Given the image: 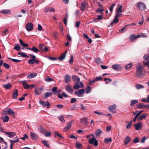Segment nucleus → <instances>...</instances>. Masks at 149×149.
<instances>
[{
	"label": "nucleus",
	"instance_id": "nucleus-1",
	"mask_svg": "<svg viewBox=\"0 0 149 149\" xmlns=\"http://www.w3.org/2000/svg\"><path fill=\"white\" fill-rule=\"evenodd\" d=\"M143 67L142 65L136 67V72L135 76L138 78H141L144 77L145 74V72L143 70Z\"/></svg>",
	"mask_w": 149,
	"mask_h": 149
},
{
	"label": "nucleus",
	"instance_id": "nucleus-2",
	"mask_svg": "<svg viewBox=\"0 0 149 149\" xmlns=\"http://www.w3.org/2000/svg\"><path fill=\"white\" fill-rule=\"evenodd\" d=\"M136 6L138 10L141 11L145 10L146 8V5L141 2H138L137 3Z\"/></svg>",
	"mask_w": 149,
	"mask_h": 149
},
{
	"label": "nucleus",
	"instance_id": "nucleus-3",
	"mask_svg": "<svg viewBox=\"0 0 149 149\" xmlns=\"http://www.w3.org/2000/svg\"><path fill=\"white\" fill-rule=\"evenodd\" d=\"M93 137L91 139H90L88 141L89 143L92 144L95 146H97L98 144V142L96 139L94 134H92Z\"/></svg>",
	"mask_w": 149,
	"mask_h": 149
},
{
	"label": "nucleus",
	"instance_id": "nucleus-4",
	"mask_svg": "<svg viewBox=\"0 0 149 149\" xmlns=\"http://www.w3.org/2000/svg\"><path fill=\"white\" fill-rule=\"evenodd\" d=\"M85 93V91L84 89H79L78 91H75L74 92V94L78 97H82V96L81 95Z\"/></svg>",
	"mask_w": 149,
	"mask_h": 149
},
{
	"label": "nucleus",
	"instance_id": "nucleus-5",
	"mask_svg": "<svg viewBox=\"0 0 149 149\" xmlns=\"http://www.w3.org/2000/svg\"><path fill=\"white\" fill-rule=\"evenodd\" d=\"M33 24L32 23L29 22L26 24L25 28L27 31H30L33 29Z\"/></svg>",
	"mask_w": 149,
	"mask_h": 149
},
{
	"label": "nucleus",
	"instance_id": "nucleus-6",
	"mask_svg": "<svg viewBox=\"0 0 149 149\" xmlns=\"http://www.w3.org/2000/svg\"><path fill=\"white\" fill-rule=\"evenodd\" d=\"M116 106L115 104L109 106L108 108V110L111 112L113 113L116 112L115 109H116Z\"/></svg>",
	"mask_w": 149,
	"mask_h": 149
},
{
	"label": "nucleus",
	"instance_id": "nucleus-7",
	"mask_svg": "<svg viewBox=\"0 0 149 149\" xmlns=\"http://www.w3.org/2000/svg\"><path fill=\"white\" fill-rule=\"evenodd\" d=\"M65 89L67 92L71 94H72L73 91V89L70 84L66 85L65 87Z\"/></svg>",
	"mask_w": 149,
	"mask_h": 149
},
{
	"label": "nucleus",
	"instance_id": "nucleus-8",
	"mask_svg": "<svg viewBox=\"0 0 149 149\" xmlns=\"http://www.w3.org/2000/svg\"><path fill=\"white\" fill-rule=\"evenodd\" d=\"M111 68L113 70L118 71H120L122 70L121 67L119 65L116 64L112 65Z\"/></svg>",
	"mask_w": 149,
	"mask_h": 149
},
{
	"label": "nucleus",
	"instance_id": "nucleus-9",
	"mask_svg": "<svg viewBox=\"0 0 149 149\" xmlns=\"http://www.w3.org/2000/svg\"><path fill=\"white\" fill-rule=\"evenodd\" d=\"M30 136L31 138L34 141H36L38 138V136L36 134L31 132L30 133Z\"/></svg>",
	"mask_w": 149,
	"mask_h": 149
},
{
	"label": "nucleus",
	"instance_id": "nucleus-10",
	"mask_svg": "<svg viewBox=\"0 0 149 149\" xmlns=\"http://www.w3.org/2000/svg\"><path fill=\"white\" fill-rule=\"evenodd\" d=\"M141 36V35H140L136 36L134 34H132L130 36V39L131 41L133 42L134 40L136 39L137 38L140 37Z\"/></svg>",
	"mask_w": 149,
	"mask_h": 149
},
{
	"label": "nucleus",
	"instance_id": "nucleus-11",
	"mask_svg": "<svg viewBox=\"0 0 149 149\" xmlns=\"http://www.w3.org/2000/svg\"><path fill=\"white\" fill-rule=\"evenodd\" d=\"M72 79L74 83H78L80 81L79 78L75 75L72 76Z\"/></svg>",
	"mask_w": 149,
	"mask_h": 149
},
{
	"label": "nucleus",
	"instance_id": "nucleus-12",
	"mask_svg": "<svg viewBox=\"0 0 149 149\" xmlns=\"http://www.w3.org/2000/svg\"><path fill=\"white\" fill-rule=\"evenodd\" d=\"M142 123L140 122L136 124H134V125L135 127V129L136 130H140L142 127Z\"/></svg>",
	"mask_w": 149,
	"mask_h": 149
},
{
	"label": "nucleus",
	"instance_id": "nucleus-13",
	"mask_svg": "<svg viewBox=\"0 0 149 149\" xmlns=\"http://www.w3.org/2000/svg\"><path fill=\"white\" fill-rule=\"evenodd\" d=\"M72 122L71 121L68 122L66 127H65L64 128L63 130L64 131L66 132L68 131L70 129L71 127V125L72 124Z\"/></svg>",
	"mask_w": 149,
	"mask_h": 149
},
{
	"label": "nucleus",
	"instance_id": "nucleus-14",
	"mask_svg": "<svg viewBox=\"0 0 149 149\" xmlns=\"http://www.w3.org/2000/svg\"><path fill=\"white\" fill-rule=\"evenodd\" d=\"M64 77L65 78L64 81L65 83H67L68 82H70L71 81V77L68 74H67Z\"/></svg>",
	"mask_w": 149,
	"mask_h": 149
},
{
	"label": "nucleus",
	"instance_id": "nucleus-15",
	"mask_svg": "<svg viewBox=\"0 0 149 149\" xmlns=\"http://www.w3.org/2000/svg\"><path fill=\"white\" fill-rule=\"evenodd\" d=\"M26 49L30 50L36 53H37L39 51L37 48L35 47H33L31 48L30 47H27L26 48Z\"/></svg>",
	"mask_w": 149,
	"mask_h": 149
},
{
	"label": "nucleus",
	"instance_id": "nucleus-16",
	"mask_svg": "<svg viewBox=\"0 0 149 149\" xmlns=\"http://www.w3.org/2000/svg\"><path fill=\"white\" fill-rule=\"evenodd\" d=\"M131 140V138L129 136H127L124 141V143L125 145H126L130 142Z\"/></svg>",
	"mask_w": 149,
	"mask_h": 149
},
{
	"label": "nucleus",
	"instance_id": "nucleus-17",
	"mask_svg": "<svg viewBox=\"0 0 149 149\" xmlns=\"http://www.w3.org/2000/svg\"><path fill=\"white\" fill-rule=\"evenodd\" d=\"M49 11L50 12H54L55 11V9L53 8L52 7H48L45 8L44 9V12H45L47 13Z\"/></svg>",
	"mask_w": 149,
	"mask_h": 149
},
{
	"label": "nucleus",
	"instance_id": "nucleus-18",
	"mask_svg": "<svg viewBox=\"0 0 149 149\" xmlns=\"http://www.w3.org/2000/svg\"><path fill=\"white\" fill-rule=\"evenodd\" d=\"M148 114L146 113H143L141 115L140 117H139L137 118V120L138 121L141 120L143 119H146V116H147Z\"/></svg>",
	"mask_w": 149,
	"mask_h": 149
},
{
	"label": "nucleus",
	"instance_id": "nucleus-19",
	"mask_svg": "<svg viewBox=\"0 0 149 149\" xmlns=\"http://www.w3.org/2000/svg\"><path fill=\"white\" fill-rule=\"evenodd\" d=\"M6 134L9 137H12L13 136H15L16 135L15 132H5Z\"/></svg>",
	"mask_w": 149,
	"mask_h": 149
},
{
	"label": "nucleus",
	"instance_id": "nucleus-20",
	"mask_svg": "<svg viewBox=\"0 0 149 149\" xmlns=\"http://www.w3.org/2000/svg\"><path fill=\"white\" fill-rule=\"evenodd\" d=\"M22 84L23 86L25 89H31L30 88H29V85H28L25 81H22Z\"/></svg>",
	"mask_w": 149,
	"mask_h": 149
},
{
	"label": "nucleus",
	"instance_id": "nucleus-21",
	"mask_svg": "<svg viewBox=\"0 0 149 149\" xmlns=\"http://www.w3.org/2000/svg\"><path fill=\"white\" fill-rule=\"evenodd\" d=\"M0 12L4 14H9L11 13L10 10L8 9H3L1 10Z\"/></svg>",
	"mask_w": 149,
	"mask_h": 149
},
{
	"label": "nucleus",
	"instance_id": "nucleus-22",
	"mask_svg": "<svg viewBox=\"0 0 149 149\" xmlns=\"http://www.w3.org/2000/svg\"><path fill=\"white\" fill-rule=\"evenodd\" d=\"M37 76V74L36 73H32L27 76V78L28 79H31L36 77Z\"/></svg>",
	"mask_w": 149,
	"mask_h": 149
},
{
	"label": "nucleus",
	"instance_id": "nucleus-23",
	"mask_svg": "<svg viewBox=\"0 0 149 149\" xmlns=\"http://www.w3.org/2000/svg\"><path fill=\"white\" fill-rule=\"evenodd\" d=\"M18 94V90L17 89H15L13 94V97L14 99H17Z\"/></svg>",
	"mask_w": 149,
	"mask_h": 149
},
{
	"label": "nucleus",
	"instance_id": "nucleus-24",
	"mask_svg": "<svg viewBox=\"0 0 149 149\" xmlns=\"http://www.w3.org/2000/svg\"><path fill=\"white\" fill-rule=\"evenodd\" d=\"M3 86L7 89H10L12 87V85L10 83H8L7 84H4Z\"/></svg>",
	"mask_w": 149,
	"mask_h": 149
},
{
	"label": "nucleus",
	"instance_id": "nucleus-25",
	"mask_svg": "<svg viewBox=\"0 0 149 149\" xmlns=\"http://www.w3.org/2000/svg\"><path fill=\"white\" fill-rule=\"evenodd\" d=\"M80 9L83 11L85 10L86 7V3L85 2H82L81 3V5L80 6Z\"/></svg>",
	"mask_w": 149,
	"mask_h": 149
},
{
	"label": "nucleus",
	"instance_id": "nucleus-26",
	"mask_svg": "<svg viewBox=\"0 0 149 149\" xmlns=\"http://www.w3.org/2000/svg\"><path fill=\"white\" fill-rule=\"evenodd\" d=\"M67 52V51H65L64 53H63L58 58L61 61L63 60L65 58Z\"/></svg>",
	"mask_w": 149,
	"mask_h": 149
},
{
	"label": "nucleus",
	"instance_id": "nucleus-27",
	"mask_svg": "<svg viewBox=\"0 0 149 149\" xmlns=\"http://www.w3.org/2000/svg\"><path fill=\"white\" fill-rule=\"evenodd\" d=\"M52 94L53 93L52 92H48L44 93L43 94V95L44 98H47L51 96Z\"/></svg>",
	"mask_w": 149,
	"mask_h": 149
},
{
	"label": "nucleus",
	"instance_id": "nucleus-28",
	"mask_svg": "<svg viewBox=\"0 0 149 149\" xmlns=\"http://www.w3.org/2000/svg\"><path fill=\"white\" fill-rule=\"evenodd\" d=\"M146 105H144L143 103H139L136 105V107L138 109H141L145 107V106Z\"/></svg>",
	"mask_w": 149,
	"mask_h": 149
},
{
	"label": "nucleus",
	"instance_id": "nucleus-29",
	"mask_svg": "<svg viewBox=\"0 0 149 149\" xmlns=\"http://www.w3.org/2000/svg\"><path fill=\"white\" fill-rule=\"evenodd\" d=\"M7 113H9L10 114H11L14 115H15V112L13 111V110H11L10 108L8 109L6 111H4V113L5 114Z\"/></svg>",
	"mask_w": 149,
	"mask_h": 149
},
{
	"label": "nucleus",
	"instance_id": "nucleus-30",
	"mask_svg": "<svg viewBox=\"0 0 149 149\" xmlns=\"http://www.w3.org/2000/svg\"><path fill=\"white\" fill-rule=\"evenodd\" d=\"M19 42L21 45L24 47H28L29 46L28 44L24 43L22 40L21 39L19 40Z\"/></svg>",
	"mask_w": 149,
	"mask_h": 149
},
{
	"label": "nucleus",
	"instance_id": "nucleus-31",
	"mask_svg": "<svg viewBox=\"0 0 149 149\" xmlns=\"http://www.w3.org/2000/svg\"><path fill=\"white\" fill-rule=\"evenodd\" d=\"M18 54L20 55L22 57H24L26 58L29 57V56H28L27 54L22 52H19L18 53Z\"/></svg>",
	"mask_w": 149,
	"mask_h": 149
},
{
	"label": "nucleus",
	"instance_id": "nucleus-32",
	"mask_svg": "<svg viewBox=\"0 0 149 149\" xmlns=\"http://www.w3.org/2000/svg\"><path fill=\"white\" fill-rule=\"evenodd\" d=\"M138 102V100H132L131 101L130 106H133L135 104Z\"/></svg>",
	"mask_w": 149,
	"mask_h": 149
},
{
	"label": "nucleus",
	"instance_id": "nucleus-33",
	"mask_svg": "<svg viewBox=\"0 0 149 149\" xmlns=\"http://www.w3.org/2000/svg\"><path fill=\"white\" fill-rule=\"evenodd\" d=\"M102 132L101 131L100 129H97L96 130L95 132V134L96 136H99L100 134Z\"/></svg>",
	"mask_w": 149,
	"mask_h": 149
},
{
	"label": "nucleus",
	"instance_id": "nucleus-34",
	"mask_svg": "<svg viewBox=\"0 0 149 149\" xmlns=\"http://www.w3.org/2000/svg\"><path fill=\"white\" fill-rule=\"evenodd\" d=\"M75 147L79 149L80 148H82V145L81 143L78 142L76 143Z\"/></svg>",
	"mask_w": 149,
	"mask_h": 149
},
{
	"label": "nucleus",
	"instance_id": "nucleus-35",
	"mask_svg": "<svg viewBox=\"0 0 149 149\" xmlns=\"http://www.w3.org/2000/svg\"><path fill=\"white\" fill-rule=\"evenodd\" d=\"M42 143L47 148H49L50 147L49 144L47 141L43 140L42 141Z\"/></svg>",
	"mask_w": 149,
	"mask_h": 149
},
{
	"label": "nucleus",
	"instance_id": "nucleus-36",
	"mask_svg": "<svg viewBox=\"0 0 149 149\" xmlns=\"http://www.w3.org/2000/svg\"><path fill=\"white\" fill-rule=\"evenodd\" d=\"M38 130L40 132H44L46 131V129H44L43 127L41 126H39Z\"/></svg>",
	"mask_w": 149,
	"mask_h": 149
},
{
	"label": "nucleus",
	"instance_id": "nucleus-37",
	"mask_svg": "<svg viewBox=\"0 0 149 149\" xmlns=\"http://www.w3.org/2000/svg\"><path fill=\"white\" fill-rule=\"evenodd\" d=\"M56 136L58 137V138H63V137L58 132H55V137H56Z\"/></svg>",
	"mask_w": 149,
	"mask_h": 149
},
{
	"label": "nucleus",
	"instance_id": "nucleus-38",
	"mask_svg": "<svg viewBox=\"0 0 149 149\" xmlns=\"http://www.w3.org/2000/svg\"><path fill=\"white\" fill-rule=\"evenodd\" d=\"M14 49L19 51L20 50V45L19 44H17L16 45L14 48Z\"/></svg>",
	"mask_w": 149,
	"mask_h": 149
},
{
	"label": "nucleus",
	"instance_id": "nucleus-39",
	"mask_svg": "<svg viewBox=\"0 0 149 149\" xmlns=\"http://www.w3.org/2000/svg\"><path fill=\"white\" fill-rule=\"evenodd\" d=\"M81 122L83 123H84L86 125H87L88 122V119L86 118H84L81 119Z\"/></svg>",
	"mask_w": 149,
	"mask_h": 149
},
{
	"label": "nucleus",
	"instance_id": "nucleus-40",
	"mask_svg": "<svg viewBox=\"0 0 149 149\" xmlns=\"http://www.w3.org/2000/svg\"><path fill=\"white\" fill-rule=\"evenodd\" d=\"M104 80L106 81V83L107 84L111 82L112 81V79H110L107 78H105L104 79Z\"/></svg>",
	"mask_w": 149,
	"mask_h": 149
},
{
	"label": "nucleus",
	"instance_id": "nucleus-41",
	"mask_svg": "<svg viewBox=\"0 0 149 149\" xmlns=\"http://www.w3.org/2000/svg\"><path fill=\"white\" fill-rule=\"evenodd\" d=\"M91 90V87L90 86H88L86 89V93L88 94L90 92Z\"/></svg>",
	"mask_w": 149,
	"mask_h": 149
},
{
	"label": "nucleus",
	"instance_id": "nucleus-42",
	"mask_svg": "<svg viewBox=\"0 0 149 149\" xmlns=\"http://www.w3.org/2000/svg\"><path fill=\"white\" fill-rule=\"evenodd\" d=\"M112 140L111 138H107L104 139V142L105 143H108L112 141Z\"/></svg>",
	"mask_w": 149,
	"mask_h": 149
},
{
	"label": "nucleus",
	"instance_id": "nucleus-43",
	"mask_svg": "<svg viewBox=\"0 0 149 149\" xmlns=\"http://www.w3.org/2000/svg\"><path fill=\"white\" fill-rule=\"evenodd\" d=\"M122 5H120L118 8L117 13H122Z\"/></svg>",
	"mask_w": 149,
	"mask_h": 149
},
{
	"label": "nucleus",
	"instance_id": "nucleus-44",
	"mask_svg": "<svg viewBox=\"0 0 149 149\" xmlns=\"http://www.w3.org/2000/svg\"><path fill=\"white\" fill-rule=\"evenodd\" d=\"M132 63H130L129 64L126 65L125 66V68L126 70H127L128 68H130L132 66Z\"/></svg>",
	"mask_w": 149,
	"mask_h": 149
},
{
	"label": "nucleus",
	"instance_id": "nucleus-45",
	"mask_svg": "<svg viewBox=\"0 0 149 149\" xmlns=\"http://www.w3.org/2000/svg\"><path fill=\"white\" fill-rule=\"evenodd\" d=\"M136 87L137 89H139L143 88H144V86L141 84H138L136 85Z\"/></svg>",
	"mask_w": 149,
	"mask_h": 149
},
{
	"label": "nucleus",
	"instance_id": "nucleus-46",
	"mask_svg": "<svg viewBox=\"0 0 149 149\" xmlns=\"http://www.w3.org/2000/svg\"><path fill=\"white\" fill-rule=\"evenodd\" d=\"M8 59H10L13 62H15V63L19 62L21 61V60H17V59H13V58H8Z\"/></svg>",
	"mask_w": 149,
	"mask_h": 149
},
{
	"label": "nucleus",
	"instance_id": "nucleus-47",
	"mask_svg": "<svg viewBox=\"0 0 149 149\" xmlns=\"http://www.w3.org/2000/svg\"><path fill=\"white\" fill-rule=\"evenodd\" d=\"M75 85L73 87L75 89H78L80 87V86L78 83H74Z\"/></svg>",
	"mask_w": 149,
	"mask_h": 149
},
{
	"label": "nucleus",
	"instance_id": "nucleus-48",
	"mask_svg": "<svg viewBox=\"0 0 149 149\" xmlns=\"http://www.w3.org/2000/svg\"><path fill=\"white\" fill-rule=\"evenodd\" d=\"M102 77L101 76L97 77L94 78L95 81H102Z\"/></svg>",
	"mask_w": 149,
	"mask_h": 149
},
{
	"label": "nucleus",
	"instance_id": "nucleus-49",
	"mask_svg": "<svg viewBox=\"0 0 149 149\" xmlns=\"http://www.w3.org/2000/svg\"><path fill=\"white\" fill-rule=\"evenodd\" d=\"M51 134V132H46L45 134V135L46 137H49Z\"/></svg>",
	"mask_w": 149,
	"mask_h": 149
},
{
	"label": "nucleus",
	"instance_id": "nucleus-50",
	"mask_svg": "<svg viewBox=\"0 0 149 149\" xmlns=\"http://www.w3.org/2000/svg\"><path fill=\"white\" fill-rule=\"evenodd\" d=\"M9 117L8 116H6L3 119V120L4 122H7L9 120Z\"/></svg>",
	"mask_w": 149,
	"mask_h": 149
},
{
	"label": "nucleus",
	"instance_id": "nucleus-51",
	"mask_svg": "<svg viewBox=\"0 0 149 149\" xmlns=\"http://www.w3.org/2000/svg\"><path fill=\"white\" fill-rule=\"evenodd\" d=\"M45 81H47L49 82L52 81H53V79L49 77H47V78H46L45 79Z\"/></svg>",
	"mask_w": 149,
	"mask_h": 149
},
{
	"label": "nucleus",
	"instance_id": "nucleus-52",
	"mask_svg": "<svg viewBox=\"0 0 149 149\" xmlns=\"http://www.w3.org/2000/svg\"><path fill=\"white\" fill-rule=\"evenodd\" d=\"M39 102L40 103L43 107H45L46 106V104L45 102L41 101H40Z\"/></svg>",
	"mask_w": 149,
	"mask_h": 149
},
{
	"label": "nucleus",
	"instance_id": "nucleus-53",
	"mask_svg": "<svg viewBox=\"0 0 149 149\" xmlns=\"http://www.w3.org/2000/svg\"><path fill=\"white\" fill-rule=\"evenodd\" d=\"M139 139L138 137L135 138L133 140V142L134 143H137L139 142Z\"/></svg>",
	"mask_w": 149,
	"mask_h": 149
},
{
	"label": "nucleus",
	"instance_id": "nucleus-54",
	"mask_svg": "<svg viewBox=\"0 0 149 149\" xmlns=\"http://www.w3.org/2000/svg\"><path fill=\"white\" fill-rule=\"evenodd\" d=\"M3 66L5 68L7 69H9L10 68L9 65L6 63H4L3 64Z\"/></svg>",
	"mask_w": 149,
	"mask_h": 149
},
{
	"label": "nucleus",
	"instance_id": "nucleus-55",
	"mask_svg": "<svg viewBox=\"0 0 149 149\" xmlns=\"http://www.w3.org/2000/svg\"><path fill=\"white\" fill-rule=\"evenodd\" d=\"M34 60L31 59H30L28 61V63L30 64L33 65L34 63Z\"/></svg>",
	"mask_w": 149,
	"mask_h": 149
},
{
	"label": "nucleus",
	"instance_id": "nucleus-56",
	"mask_svg": "<svg viewBox=\"0 0 149 149\" xmlns=\"http://www.w3.org/2000/svg\"><path fill=\"white\" fill-rule=\"evenodd\" d=\"M115 4H113L111 5L109 7V10L110 12H112L113 11V8L114 6H115Z\"/></svg>",
	"mask_w": 149,
	"mask_h": 149
},
{
	"label": "nucleus",
	"instance_id": "nucleus-57",
	"mask_svg": "<svg viewBox=\"0 0 149 149\" xmlns=\"http://www.w3.org/2000/svg\"><path fill=\"white\" fill-rule=\"evenodd\" d=\"M77 101V100L76 99L73 98L71 99L70 103H73L76 102Z\"/></svg>",
	"mask_w": 149,
	"mask_h": 149
},
{
	"label": "nucleus",
	"instance_id": "nucleus-58",
	"mask_svg": "<svg viewBox=\"0 0 149 149\" xmlns=\"http://www.w3.org/2000/svg\"><path fill=\"white\" fill-rule=\"evenodd\" d=\"M44 45H43V44H42V45H41V44H40L39 45V48L42 51H43V49H44Z\"/></svg>",
	"mask_w": 149,
	"mask_h": 149
},
{
	"label": "nucleus",
	"instance_id": "nucleus-59",
	"mask_svg": "<svg viewBox=\"0 0 149 149\" xmlns=\"http://www.w3.org/2000/svg\"><path fill=\"white\" fill-rule=\"evenodd\" d=\"M113 22L115 23H117L119 22V19L115 17L114 20L113 21Z\"/></svg>",
	"mask_w": 149,
	"mask_h": 149
},
{
	"label": "nucleus",
	"instance_id": "nucleus-60",
	"mask_svg": "<svg viewBox=\"0 0 149 149\" xmlns=\"http://www.w3.org/2000/svg\"><path fill=\"white\" fill-rule=\"evenodd\" d=\"M35 92L36 95H40L42 93L41 91H38L36 89L35 90Z\"/></svg>",
	"mask_w": 149,
	"mask_h": 149
},
{
	"label": "nucleus",
	"instance_id": "nucleus-61",
	"mask_svg": "<svg viewBox=\"0 0 149 149\" xmlns=\"http://www.w3.org/2000/svg\"><path fill=\"white\" fill-rule=\"evenodd\" d=\"M95 81V79H94L93 80H91L90 79H89V85H91L92 84H93L94 83V81Z\"/></svg>",
	"mask_w": 149,
	"mask_h": 149
},
{
	"label": "nucleus",
	"instance_id": "nucleus-62",
	"mask_svg": "<svg viewBox=\"0 0 149 149\" xmlns=\"http://www.w3.org/2000/svg\"><path fill=\"white\" fill-rule=\"evenodd\" d=\"M67 38L68 39V40L69 41H70L71 40V39H72L71 37L70 36L69 34H67Z\"/></svg>",
	"mask_w": 149,
	"mask_h": 149
},
{
	"label": "nucleus",
	"instance_id": "nucleus-63",
	"mask_svg": "<svg viewBox=\"0 0 149 149\" xmlns=\"http://www.w3.org/2000/svg\"><path fill=\"white\" fill-rule=\"evenodd\" d=\"M80 24V22L78 21H77L76 23V26L77 28L79 27V25Z\"/></svg>",
	"mask_w": 149,
	"mask_h": 149
},
{
	"label": "nucleus",
	"instance_id": "nucleus-64",
	"mask_svg": "<svg viewBox=\"0 0 149 149\" xmlns=\"http://www.w3.org/2000/svg\"><path fill=\"white\" fill-rule=\"evenodd\" d=\"M143 64L144 65L148 66H149V61H148L147 62L143 61Z\"/></svg>",
	"mask_w": 149,
	"mask_h": 149
}]
</instances>
